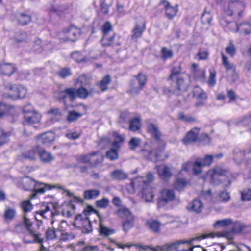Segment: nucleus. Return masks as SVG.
Returning a JSON list of instances; mask_svg holds the SVG:
<instances>
[{
	"instance_id": "32",
	"label": "nucleus",
	"mask_w": 251,
	"mask_h": 251,
	"mask_svg": "<svg viewBox=\"0 0 251 251\" xmlns=\"http://www.w3.org/2000/svg\"><path fill=\"white\" fill-rule=\"evenodd\" d=\"M16 215V209L14 208L7 207L3 213V218L6 222H11Z\"/></svg>"
},
{
	"instance_id": "14",
	"label": "nucleus",
	"mask_w": 251,
	"mask_h": 251,
	"mask_svg": "<svg viewBox=\"0 0 251 251\" xmlns=\"http://www.w3.org/2000/svg\"><path fill=\"white\" fill-rule=\"evenodd\" d=\"M164 150V147L161 146L155 150H148L143 149L140 150L139 153L143 157L147 159L152 161L154 159L155 161L158 160L161 157V153Z\"/></svg>"
},
{
	"instance_id": "4",
	"label": "nucleus",
	"mask_w": 251,
	"mask_h": 251,
	"mask_svg": "<svg viewBox=\"0 0 251 251\" xmlns=\"http://www.w3.org/2000/svg\"><path fill=\"white\" fill-rule=\"evenodd\" d=\"M221 176H226L227 182L225 184L226 187L229 186L231 183L230 178L232 177L231 173L227 170L223 169L220 167H216L212 170H210L207 174V177L209 178L211 182L218 184L219 181L218 178Z\"/></svg>"
},
{
	"instance_id": "36",
	"label": "nucleus",
	"mask_w": 251,
	"mask_h": 251,
	"mask_svg": "<svg viewBox=\"0 0 251 251\" xmlns=\"http://www.w3.org/2000/svg\"><path fill=\"white\" fill-rule=\"evenodd\" d=\"M181 65L180 63H176V64L173 65L171 71V74L169 75L171 77H173L175 78H182L179 76V75L181 74Z\"/></svg>"
},
{
	"instance_id": "42",
	"label": "nucleus",
	"mask_w": 251,
	"mask_h": 251,
	"mask_svg": "<svg viewBox=\"0 0 251 251\" xmlns=\"http://www.w3.org/2000/svg\"><path fill=\"white\" fill-rule=\"evenodd\" d=\"M221 54L222 59V64L225 68L226 71L236 70L235 65L231 64L228 61V58L222 52H221Z\"/></svg>"
},
{
	"instance_id": "30",
	"label": "nucleus",
	"mask_w": 251,
	"mask_h": 251,
	"mask_svg": "<svg viewBox=\"0 0 251 251\" xmlns=\"http://www.w3.org/2000/svg\"><path fill=\"white\" fill-rule=\"evenodd\" d=\"M47 113L50 115L53 122L58 121L62 115L61 110L58 108H51L47 112Z\"/></svg>"
},
{
	"instance_id": "26",
	"label": "nucleus",
	"mask_w": 251,
	"mask_h": 251,
	"mask_svg": "<svg viewBox=\"0 0 251 251\" xmlns=\"http://www.w3.org/2000/svg\"><path fill=\"white\" fill-rule=\"evenodd\" d=\"M146 224L151 232L155 234L160 233L161 224L159 221L151 219L147 221Z\"/></svg>"
},
{
	"instance_id": "44",
	"label": "nucleus",
	"mask_w": 251,
	"mask_h": 251,
	"mask_svg": "<svg viewBox=\"0 0 251 251\" xmlns=\"http://www.w3.org/2000/svg\"><path fill=\"white\" fill-rule=\"evenodd\" d=\"M241 200L242 201L251 200V189L246 188L240 191Z\"/></svg>"
},
{
	"instance_id": "27",
	"label": "nucleus",
	"mask_w": 251,
	"mask_h": 251,
	"mask_svg": "<svg viewBox=\"0 0 251 251\" xmlns=\"http://www.w3.org/2000/svg\"><path fill=\"white\" fill-rule=\"evenodd\" d=\"M147 129L148 132L151 134L153 137L156 141H159L161 133L159 130L157 125L153 123H149L147 126Z\"/></svg>"
},
{
	"instance_id": "54",
	"label": "nucleus",
	"mask_w": 251,
	"mask_h": 251,
	"mask_svg": "<svg viewBox=\"0 0 251 251\" xmlns=\"http://www.w3.org/2000/svg\"><path fill=\"white\" fill-rule=\"evenodd\" d=\"M71 56L74 60L78 63L85 61L86 60V57L79 51L73 52L71 54Z\"/></svg>"
},
{
	"instance_id": "16",
	"label": "nucleus",
	"mask_w": 251,
	"mask_h": 251,
	"mask_svg": "<svg viewBox=\"0 0 251 251\" xmlns=\"http://www.w3.org/2000/svg\"><path fill=\"white\" fill-rule=\"evenodd\" d=\"M98 153V152L95 151L90 154L80 155L77 158V160L82 163L96 164L99 162V159L97 156Z\"/></svg>"
},
{
	"instance_id": "34",
	"label": "nucleus",
	"mask_w": 251,
	"mask_h": 251,
	"mask_svg": "<svg viewBox=\"0 0 251 251\" xmlns=\"http://www.w3.org/2000/svg\"><path fill=\"white\" fill-rule=\"evenodd\" d=\"M233 224L232 220L230 218L224 219L220 220H217L214 224L215 228L220 227H226Z\"/></svg>"
},
{
	"instance_id": "7",
	"label": "nucleus",
	"mask_w": 251,
	"mask_h": 251,
	"mask_svg": "<svg viewBox=\"0 0 251 251\" xmlns=\"http://www.w3.org/2000/svg\"><path fill=\"white\" fill-rule=\"evenodd\" d=\"M175 199V194L173 190L164 189L160 191L157 198L158 208H162L167 206Z\"/></svg>"
},
{
	"instance_id": "49",
	"label": "nucleus",
	"mask_w": 251,
	"mask_h": 251,
	"mask_svg": "<svg viewBox=\"0 0 251 251\" xmlns=\"http://www.w3.org/2000/svg\"><path fill=\"white\" fill-rule=\"evenodd\" d=\"M174 185L175 189L180 191L186 186L187 181L184 178H177L174 182Z\"/></svg>"
},
{
	"instance_id": "50",
	"label": "nucleus",
	"mask_w": 251,
	"mask_h": 251,
	"mask_svg": "<svg viewBox=\"0 0 251 251\" xmlns=\"http://www.w3.org/2000/svg\"><path fill=\"white\" fill-rule=\"evenodd\" d=\"M89 96L88 90H87L83 86H81L77 90H76V97L85 99Z\"/></svg>"
},
{
	"instance_id": "59",
	"label": "nucleus",
	"mask_w": 251,
	"mask_h": 251,
	"mask_svg": "<svg viewBox=\"0 0 251 251\" xmlns=\"http://www.w3.org/2000/svg\"><path fill=\"white\" fill-rule=\"evenodd\" d=\"M118 214L121 217H126L127 219H132L130 210L127 208H122L117 211Z\"/></svg>"
},
{
	"instance_id": "20",
	"label": "nucleus",
	"mask_w": 251,
	"mask_h": 251,
	"mask_svg": "<svg viewBox=\"0 0 251 251\" xmlns=\"http://www.w3.org/2000/svg\"><path fill=\"white\" fill-rule=\"evenodd\" d=\"M58 97L60 100H65L68 97L70 101H73L76 98V89L74 88H68L60 92Z\"/></svg>"
},
{
	"instance_id": "9",
	"label": "nucleus",
	"mask_w": 251,
	"mask_h": 251,
	"mask_svg": "<svg viewBox=\"0 0 251 251\" xmlns=\"http://www.w3.org/2000/svg\"><path fill=\"white\" fill-rule=\"evenodd\" d=\"M194 239L190 240H178L175 242L166 244L162 246L157 247V250L160 251H189V247L187 249H182L180 250V246L181 245L188 243L191 244Z\"/></svg>"
},
{
	"instance_id": "17",
	"label": "nucleus",
	"mask_w": 251,
	"mask_h": 251,
	"mask_svg": "<svg viewBox=\"0 0 251 251\" xmlns=\"http://www.w3.org/2000/svg\"><path fill=\"white\" fill-rule=\"evenodd\" d=\"M162 3L165 9V15L167 18L170 20L172 19L176 15L178 11V5L176 4L175 6H172L167 1H163Z\"/></svg>"
},
{
	"instance_id": "51",
	"label": "nucleus",
	"mask_w": 251,
	"mask_h": 251,
	"mask_svg": "<svg viewBox=\"0 0 251 251\" xmlns=\"http://www.w3.org/2000/svg\"><path fill=\"white\" fill-rule=\"evenodd\" d=\"M82 114L76 112L75 111H70L67 117V121L69 122H72L77 120L78 118L82 116Z\"/></svg>"
},
{
	"instance_id": "52",
	"label": "nucleus",
	"mask_w": 251,
	"mask_h": 251,
	"mask_svg": "<svg viewBox=\"0 0 251 251\" xmlns=\"http://www.w3.org/2000/svg\"><path fill=\"white\" fill-rule=\"evenodd\" d=\"M130 120L131 119L130 113L127 111H125L121 114L119 117V122L122 124L130 122Z\"/></svg>"
},
{
	"instance_id": "22",
	"label": "nucleus",
	"mask_w": 251,
	"mask_h": 251,
	"mask_svg": "<svg viewBox=\"0 0 251 251\" xmlns=\"http://www.w3.org/2000/svg\"><path fill=\"white\" fill-rule=\"evenodd\" d=\"M203 204L201 201L194 199L192 202L190 203L187 206V209L190 212H194L196 213H200L203 209Z\"/></svg>"
},
{
	"instance_id": "55",
	"label": "nucleus",
	"mask_w": 251,
	"mask_h": 251,
	"mask_svg": "<svg viewBox=\"0 0 251 251\" xmlns=\"http://www.w3.org/2000/svg\"><path fill=\"white\" fill-rule=\"evenodd\" d=\"M161 57L163 60H166L173 56V52L171 50L167 48L163 47L161 50Z\"/></svg>"
},
{
	"instance_id": "33",
	"label": "nucleus",
	"mask_w": 251,
	"mask_h": 251,
	"mask_svg": "<svg viewBox=\"0 0 251 251\" xmlns=\"http://www.w3.org/2000/svg\"><path fill=\"white\" fill-rule=\"evenodd\" d=\"M234 25L236 27V31L237 32L241 29L246 34L251 33V24L245 23L237 24L236 22Z\"/></svg>"
},
{
	"instance_id": "18",
	"label": "nucleus",
	"mask_w": 251,
	"mask_h": 251,
	"mask_svg": "<svg viewBox=\"0 0 251 251\" xmlns=\"http://www.w3.org/2000/svg\"><path fill=\"white\" fill-rule=\"evenodd\" d=\"M154 194L153 188L150 187L146 181L144 182V186L142 191V198L146 202H151L154 198Z\"/></svg>"
},
{
	"instance_id": "31",
	"label": "nucleus",
	"mask_w": 251,
	"mask_h": 251,
	"mask_svg": "<svg viewBox=\"0 0 251 251\" xmlns=\"http://www.w3.org/2000/svg\"><path fill=\"white\" fill-rule=\"evenodd\" d=\"M145 29V23L143 22L141 23H136L135 26L133 30L132 39L137 38L141 36L143 32Z\"/></svg>"
},
{
	"instance_id": "38",
	"label": "nucleus",
	"mask_w": 251,
	"mask_h": 251,
	"mask_svg": "<svg viewBox=\"0 0 251 251\" xmlns=\"http://www.w3.org/2000/svg\"><path fill=\"white\" fill-rule=\"evenodd\" d=\"M99 233L101 236H108L115 233L113 229H111L105 226L100 221L99 226Z\"/></svg>"
},
{
	"instance_id": "48",
	"label": "nucleus",
	"mask_w": 251,
	"mask_h": 251,
	"mask_svg": "<svg viewBox=\"0 0 251 251\" xmlns=\"http://www.w3.org/2000/svg\"><path fill=\"white\" fill-rule=\"evenodd\" d=\"M178 118L180 120L187 123H192L196 122V118L195 117L186 115L183 112H180L178 114Z\"/></svg>"
},
{
	"instance_id": "62",
	"label": "nucleus",
	"mask_w": 251,
	"mask_h": 251,
	"mask_svg": "<svg viewBox=\"0 0 251 251\" xmlns=\"http://www.w3.org/2000/svg\"><path fill=\"white\" fill-rule=\"evenodd\" d=\"M239 122L244 126H251V113L243 116Z\"/></svg>"
},
{
	"instance_id": "6",
	"label": "nucleus",
	"mask_w": 251,
	"mask_h": 251,
	"mask_svg": "<svg viewBox=\"0 0 251 251\" xmlns=\"http://www.w3.org/2000/svg\"><path fill=\"white\" fill-rule=\"evenodd\" d=\"M73 225L75 228L80 229L83 234H89L93 230L91 223L86 215L84 217L81 214L76 216Z\"/></svg>"
},
{
	"instance_id": "23",
	"label": "nucleus",
	"mask_w": 251,
	"mask_h": 251,
	"mask_svg": "<svg viewBox=\"0 0 251 251\" xmlns=\"http://www.w3.org/2000/svg\"><path fill=\"white\" fill-rule=\"evenodd\" d=\"M246 152L244 149L235 148L232 151L233 159L234 161L237 164L241 163L244 159Z\"/></svg>"
},
{
	"instance_id": "37",
	"label": "nucleus",
	"mask_w": 251,
	"mask_h": 251,
	"mask_svg": "<svg viewBox=\"0 0 251 251\" xmlns=\"http://www.w3.org/2000/svg\"><path fill=\"white\" fill-rule=\"evenodd\" d=\"M27 33L24 31H20L17 33L14 37V40L18 44L27 42Z\"/></svg>"
},
{
	"instance_id": "2",
	"label": "nucleus",
	"mask_w": 251,
	"mask_h": 251,
	"mask_svg": "<svg viewBox=\"0 0 251 251\" xmlns=\"http://www.w3.org/2000/svg\"><path fill=\"white\" fill-rule=\"evenodd\" d=\"M244 9L245 4L240 0H230L225 4L224 8L225 13L227 15L232 16L237 21L242 18Z\"/></svg>"
},
{
	"instance_id": "29",
	"label": "nucleus",
	"mask_w": 251,
	"mask_h": 251,
	"mask_svg": "<svg viewBox=\"0 0 251 251\" xmlns=\"http://www.w3.org/2000/svg\"><path fill=\"white\" fill-rule=\"evenodd\" d=\"M110 177L115 180H123L128 177V175L122 170H115L110 174Z\"/></svg>"
},
{
	"instance_id": "46",
	"label": "nucleus",
	"mask_w": 251,
	"mask_h": 251,
	"mask_svg": "<svg viewBox=\"0 0 251 251\" xmlns=\"http://www.w3.org/2000/svg\"><path fill=\"white\" fill-rule=\"evenodd\" d=\"M192 170L195 175H199L202 172V169L204 167L200 161V159H197L195 162H192Z\"/></svg>"
},
{
	"instance_id": "56",
	"label": "nucleus",
	"mask_w": 251,
	"mask_h": 251,
	"mask_svg": "<svg viewBox=\"0 0 251 251\" xmlns=\"http://www.w3.org/2000/svg\"><path fill=\"white\" fill-rule=\"evenodd\" d=\"M10 133L6 132L3 129L0 128V141L3 145L9 141Z\"/></svg>"
},
{
	"instance_id": "53",
	"label": "nucleus",
	"mask_w": 251,
	"mask_h": 251,
	"mask_svg": "<svg viewBox=\"0 0 251 251\" xmlns=\"http://www.w3.org/2000/svg\"><path fill=\"white\" fill-rule=\"evenodd\" d=\"M226 52L231 57H233L236 53V48L232 41H230L229 44L225 48Z\"/></svg>"
},
{
	"instance_id": "3",
	"label": "nucleus",
	"mask_w": 251,
	"mask_h": 251,
	"mask_svg": "<svg viewBox=\"0 0 251 251\" xmlns=\"http://www.w3.org/2000/svg\"><path fill=\"white\" fill-rule=\"evenodd\" d=\"M26 183H30L32 185V186L26 187L25 188V190L26 191L33 190L34 191V193L30 196L31 199L35 198L37 194H44L47 190H50L55 188L63 189L62 187L61 186L43 182H39L32 178L28 179L25 184Z\"/></svg>"
},
{
	"instance_id": "11",
	"label": "nucleus",
	"mask_w": 251,
	"mask_h": 251,
	"mask_svg": "<svg viewBox=\"0 0 251 251\" xmlns=\"http://www.w3.org/2000/svg\"><path fill=\"white\" fill-rule=\"evenodd\" d=\"M231 225L232 226L230 231L226 232H218L216 233L217 237H225L228 239H232L230 236L231 234L233 233H240L246 228H250V225H245L244 224L239 222L236 221Z\"/></svg>"
},
{
	"instance_id": "39",
	"label": "nucleus",
	"mask_w": 251,
	"mask_h": 251,
	"mask_svg": "<svg viewBox=\"0 0 251 251\" xmlns=\"http://www.w3.org/2000/svg\"><path fill=\"white\" fill-rule=\"evenodd\" d=\"M193 96L198 100H205L207 99L206 93L201 88L196 87L193 91Z\"/></svg>"
},
{
	"instance_id": "15",
	"label": "nucleus",
	"mask_w": 251,
	"mask_h": 251,
	"mask_svg": "<svg viewBox=\"0 0 251 251\" xmlns=\"http://www.w3.org/2000/svg\"><path fill=\"white\" fill-rule=\"evenodd\" d=\"M200 128L199 127L193 128L190 130L182 140L185 145H188L191 143L196 142L198 141V135Z\"/></svg>"
},
{
	"instance_id": "64",
	"label": "nucleus",
	"mask_w": 251,
	"mask_h": 251,
	"mask_svg": "<svg viewBox=\"0 0 251 251\" xmlns=\"http://www.w3.org/2000/svg\"><path fill=\"white\" fill-rule=\"evenodd\" d=\"M100 0V10L101 12L104 14H107L109 12V9L111 5V3L109 4H106L105 0Z\"/></svg>"
},
{
	"instance_id": "5",
	"label": "nucleus",
	"mask_w": 251,
	"mask_h": 251,
	"mask_svg": "<svg viewBox=\"0 0 251 251\" xmlns=\"http://www.w3.org/2000/svg\"><path fill=\"white\" fill-rule=\"evenodd\" d=\"M135 80H132L130 83V88L128 92L132 95H136L142 90L147 82V76L140 72L135 76Z\"/></svg>"
},
{
	"instance_id": "61",
	"label": "nucleus",
	"mask_w": 251,
	"mask_h": 251,
	"mask_svg": "<svg viewBox=\"0 0 251 251\" xmlns=\"http://www.w3.org/2000/svg\"><path fill=\"white\" fill-rule=\"evenodd\" d=\"M58 75L61 78H66L71 75L72 73L70 68H63L61 69L57 73Z\"/></svg>"
},
{
	"instance_id": "41",
	"label": "nucleus",
	"mask_w": 251,
	"mask_h": 251,
	"mask_svg": "<svg viewBox=\"0 0 251 251\" xmlns=\"http://www.w3.org/2000/svg\"><path fill=\"white\" fill-rule=\"evenodd\" d=\"M38 156H39L41 161L44 163L50 162L53 159L52 154L45 150H43L41 151H39Z\"/></svg>"
},
{
	"instance_id": "13",
	"label": "nucleus",
	"mask_w": 251,
	"mask_h": 251,
	"mask_svg": "<svg viewBox=\"0 0 251 251\" xmlns=\"http://www.w3.org/2000/svg\"><path fill=\"white\" fill-rule=\"evenodd\" d=\"M101 43L103 47H116L121 45V41L120 37L113 33L112 34L103 35L101 39Z\"/></svg>"
},
{
	"instance_id": "1",
	"label": "nucleus",
	"mask_w": 251,
	"mask_h": 251,
	"mask_svg": "<svg viewBox=\"0 0 251 251\" xmlns=\"http://www.w3.org/2000/svg\"><path fill=\"white\" fill-rule=\"evenodd\" d=\"M188 85L182 78H175L169 76L163 88L165 94H179L181 91H187Z\"/></svg>"
},
{
	"instance_id": "63",
	"label": "nucleus",
	"mask_w": 251,
	"mask_h": 251,
	"mask_svg": "<svg viewBox=\"0 0 251 251\" xmlns=\"http://www.w3.org/2000/svg\"><path fill=\"white\" fill-rule=\"evenodd\" d=\"M106 156L111 160H115L118 158V152L116 150L111 149L107 151Z\"/></svg>"
},
{
	"instance_id": "25",
	"label": "nucleus",
	"mask_w": 251,
	"mask_h": 251,
	"mask_svg": "<svg viewBox=\"0 0 251 251\" xmlns=\"http://www.w3.org/2000/svg\"><path fill=\"white\" fill-rule=\"evenodd\" d=\"M65 32L69 34L67 40L72 42H75L80 34V29L74 25H71Z\"/></svg>"
},
{
	"instance_id": "40",
	"label": "nucleus",
	"mask_w": 251,
	"mask_h": 251,
	"mask_svg": "<svg viewBox=\"0 0 251 251\" xmlns=\"http://www.w3.org/2000/svg\"><path fill=\"white\" fill-rule=\"evenodd\" d=\"M111 80V76L109 75H106L102 78L99 84L101 91L104 92L108 89V85L110 83Z\"/></svg>"
},
{
	"instance_id": "43",
	"label": "nucleus",
	"mask_w": 251,
	"mask_h": 251,
	"mask_svg": "<svg viewBox=\"0 0 251 251\" xmlns=\"http://www.w3.org/2000/svg\"><path fill=\"white\" fill-rule=\"evenodd\" d=\"M193 75L194 78L201 82H204L205 80V71L201 69L200 70L193 71Z\"/></svg>"
},
{
	"instance_id": "28",
	"label": "nucleus",
	"mask_w": 251,
	"mask_h": 251,
	"mask_svg": "<svg viewBox=\"0 0 251 251\" xmlns=\"http://www.w3.org/2000/svg\"><path fill=\"white\" fill-rule=\"evenodd\" d=\"M54 139V134L51 132H48L41 135L38 138V140L43 144H48L53 141Z\"/></svg>"
},
{
	"instance_id": "57",
	"label": "nucleus",
	"mask_w": 251,
	"mask_h": 251,
	"mask_svg": "<svg viewBox=\"0 0 251 251\" xmlns=\"http://www.w3.org/2000/svg\"><path fill=\"white\" fill-rule=\"evenodd\" d=\"M141 144V139L138 138H132L129 142V146L131 150H135Z\"/></svg>"
},
{
	"instance_id": "47",
	"label": "nucleus",
	"mask_w": 251,
	"mask_h": 251,
	"mask_svg": "<svg viewBox=\"0 0 251 251\" xmlns=\"http://www.w3.org/2000/svg\"><path fill=\"white\" fill-rule=\"evenodd\" d=\"M141 126L140 120L135 118L130 121L129 128L132 131H136L139 130Z\"/></svg>"
},
{
	"instance_id": "60",
	"label": "nucleus",
	"mask_w": 251,
	"mask_h": 251,
	"mask_svg": "<svg viewBox=\"0 0 251 251\" xmlns=\"http://www.w3.org/2000/svg\"><path fill=\"white\" fill-rule=\"evenodd\" d=\"M90 81V78L85 75H80L77 78V82L80 83L82 86L89 85Z\"/></svg>"
},
{
	"instance_id": "19",
	"label": "nucleus",
	"mask_w": 251,
	"mask_h": 251,
	"mask_svg": "<svg viewBox=\"0 0 251 251\" xmlns=\"http://www.w3.org/2000/svg\"><path fill=\"white\" fill-rule=\"evenodd\" d=\"M17 70L15 65L12 63H3L0 65V73L10 76Z\"/></svg>"
},
{
	"instance_id": "58",
	"label": "nucleus",
	"mask_w": 251,
	"mask_h": 251,
	"mask_svg": "<svg viewBox=\"0 0 251 251\" xmlns=\"http://www.w3.org/2000/svg\"><path fill=\"white\" fill-rule=\"evenodd\" d=\"M109 203V201L107 198H104L96 201V205L97 207L101 208H106Z\"/></svg>"
},
{
	"instance_id": "35",
	"label": "nucleus",
	"mask_w": 251,
	"mask_h": 251,
	"mask_svg": "<svg viewBox=\"0 0 251 251\" xmlns=\"http://www.w3.org/2000/svg\"><path fill=\"white\" fill-rule=\"evenodd\" d=\"M100 194V191L97 189H90L84 192V197L86 200H91L97 198Z\"/></svg>"
},
{
	"instance_id": "8",
	"label": "nucleus",
	"mask_w": 251,
	"mask_h": 251,
	"mask_svg": "<svg viewBox=\"0 0 251 251\" xmlns=\"http://www.w3.org/2000/svg\"><path fill=\"white\" fill-rule=\"evenodd\" d=\"M23 218L24 223L25 225L26 229H27L29 234L32 236L34 238L33 240H26V236H25L24 238V242L28 243L36 242L42 244L43 242V240L40 237L41 234H36L35 231L32 228V223L27 217V214L25 213Z\"/></svg>"
},
{
	"instance_id": "12",
	"label": "nucleus",
	"mask_w": 251,
	"mask_h": 251,
	"mask_svg": "<svg viewBox=\"0 0 251 251\" xmlns=\"http://www.w3.org/2000/svg\"><path fill=\"white\" fill-rule=\"evenodd\" d=\"M39 154V149L37 147L26 151L18 156V160L24 163L34 162Z\"/></svg>"
},
{
	"instance_id": "21",
	"label": "nucleus",
	"mask_w": 251,
	"mask_h": 251,
	"mask_svg": "<svg viewBox=\"0 0 251 251\" xmlns=\"http://www.w3.org/2000/svg\"><path fill=\"white\" fill-rule=\"evenodd\" d=\"M25 122L24 125H32L35 123H38L41 120V116L37 112H34L29 114L24 115Z\"/></svg>"
},
{
	"instance_id": "10",
	"label": "nucleus",
	"mask_w": 251,
	"mask_h": 251,
	"mask_svg": "<svg viewBox=\"0 0 251 251\" xmlns=\"http://www.w3.org/2000/svg\"><path fill=\"white\" fill-rule=\"evenodd\" d=\"M5 89L9 91V97L13 99L23 98L27 93L26 89L24 86L10 83L5 85Z\"/></svg>"
},
{
	"instance_id": "24",
	"label": "nucleus",
	"mask_w": 251,
	"mask_h": 251,
	"mask_svg": "<svg viewBox=\"0 0 251 251\" xmlns=\"http://www.w3.org/2000/svg\"><path fill=\"white\" fill-rule=\"evenodd\" d=\"M157 171L160 178L165 181H168L172 176L170 168L167 166L158 167Z\"/></svg>"
},
{
	"instance_id": "45",
	"label": "nucleus",
	"mask_w": 251,
	"mask_h": 251,
	"mask_svg": "<svg viewBox=\"0 0 251 251\" xmlns=\"http://www.w3.org/2000/svg\"><path fill=\"white\" fill-rule=\"evenodd\" d=\"M18 20L20 25H25L31 21V17L29 15L22 13L19 16Z\"/></svg>"
}]
</instances>
